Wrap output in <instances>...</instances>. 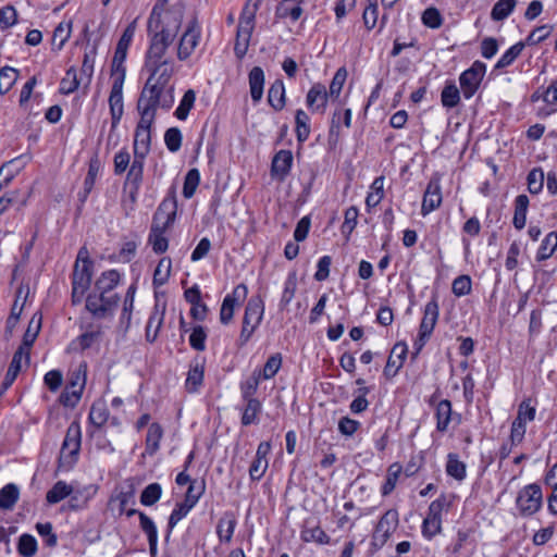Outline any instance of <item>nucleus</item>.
Listing matches in <instances>:
<instances>
[{
    "mask_svg": "<svg viewBox=\"0 0 557 557\" xmlns=\"http://www.w3.org/2000/svg\"><path fill=\"white\" fill-rule=\"evenodd\" d=\"M264 306L260 298L252 297L248 300L243 318V326L238 338V346L243 347L252 336L262 321Z\"/></svg>",
    "mask_w": 557,
    "mask_h": 557,
    "instance_id": "nucleus-4",
    "label": "nucleus"
},
{
    "mask_svg": "<svg viewBox=\"0 0 557 557\" xmlns=\"http://www.w3.org/2000/svg\"><path fill=\"white\" fill-rule=\"evenodd\" d=\"M247 401L244 409L242 423L243 425H250L256 422L259 412L261 411V404L258 399H245Z\"/></svg>",
    "mask_w": 557,
    "mask_h": 557,
    "instance_id": "nucleus-49",
    "label": "nucleus"
},
{
    "mask_svg": "<svg viewBox=\"0 0 557 557\" xmlns=\"http://www.w3.org/2000/svg\"><path fill=\"white\" fill-rule=\"evenodd\" d=\"M441 203L442 193L440 177L437 175H434L431 177L423 195V201L421 207L422 214L425 215L430 213L431 211L438 208Z\"/></svg>",
    "mask_w": 557,
    "mask_h": 557,
    "instance_id": "nucleus-13",
    "label": "nucleus"
},
{
    "mask_svg": "<svg viewBox=\"0 0 557 557\" xmlns=\"http://www.w3.org/2000/svg\"><path fill=\"white\" fill-rule=\"evenodd\" d=\"M79 86L76 70L71 67L66 71L65 76L60 82V91L64 95L74 92Z\"/></svg>",
    "mask_w": 557,
    "mask_h": 557,
    "instance_id": "nucleus-52",
    "label": "nucleus"
},
{
    "mask_svg": "<svg viewBox=\"0 0 557 557\" xmlns=\"http://www.w3.org/2000/svg\"><path fill=\"white\" fill-rule=\"evenodd\" d=\"M441 101L445 108H454L460 101V92L454 83H448L442 90Z\"/></svg>",
    "mask_w": 557,
    "mask_h": 557,
    "instance_id": "nucleus-41",
    "label": "nucleus"
},
{
    "mask_svg": "<svg viewBox=\"0 0 557 557\" xmlns=\"http://www.w3.org/2000/svg\"><path fill=\"white\" fill-rule=\"evenodd\" d=\"M182 20L181 11L163 10L158 4L153 7L147 25L151 39L146 54V66L165 62L166 59L163 57L176 37Z\"/></svg>",
    "mask_w": 557,
    "mask_h": 557,
    "instance_id": "nucleus-1",
    "label": "nucleus"
},
{
    "mask_svg": "<svg viewBox=\"0 0 557 557\" xmlns=\"http://www.w3.org/2000/svg\"><path fill=\"white\" fill-rule=\"evenodd\" d=\"M71 27L72 23H60L52 36V46L55 47L58 50H61L64 46V44L67 41L71 35Z\"/></svg>",
    "mask_w": 557,
    "mask_h": 557,
    "instance_id": "nucleus-47",
    "label": "nucleus"
},
{
    "mask_svg": "<svg viewBox=\"0 0 557 557\" xmlns=\"http://www.w3.org/2000/svg\"><path fill=\"white\" fill-rule=\"evenodd\" d=\"M190 504L183 502L175 506L169 518V529L172 530L193 508Z\"/></svg>",
    "mask_w": 557,
    "mask_h": 557,
    "instance_id": "nucleus-63",
    "label": "nucleus"
},
{
    "mask_svg": "<svg viewBox=\"0 0 557 557\" xmlns=\"http://www.w3.org/2000/svg\"><path fill=\"white\" fill-rule=\"evenodd\" d=\"M200 182V175L197 169H191L187 172L183 186V195L185 198H191Z\"/></svg>",
    "mask_w": 557,
    "mask_h": 557,
    "instance_id": "nucleus-54",
    "label": "nucleus"
},
{
    "mask_svg": "<svg viewBox=\"0 0 557 557\" xmlns=\"http://www.w3.org/2000/svg\"><path fill=\"white\" fill-rule=\"evenodd\" d=\"M517 4L516 0H498L491 12V17L494 21H503L507 18L513 11Z\"/></svg>",
    "mask_w": 557,
    "mask_h": 557,
    "instance_id": "nucleus-37",
    "label": "nucleus"
},
{
    "mask_svg": "<svg viewBox=\"0 0 557 557\" xmlns=\"http://www.w3.org/2000/svg\"><path fill=\"white\" fill-rule=\"evenodd\" d=\"M163 435V430L159 423H151L146 436V449L152 455L159 449V444Z\"/></svg>",
    "mask_w": 557,
    "mask_h": 557,
    "instance_id": "nucleus-34",
    "label": "nucleus"
},
{
    "mask_svg": "<svg viewBox=\"0 0 557 557\" xmlns=\"http://www.w3.org/2000/svg\"><path fill=\"white\" fill-rule=\"evenodd\" d=\"M398 512L395 509L387 510L379 520L372 535V545L381 548L385 545L389 536L397 529Z\"/></svg>",
    "mask_w": 557,
    "mask_h": 557,
    "instance_id": "nucleus-9",
    "label": "nucleus"
},
{
    "mask_svg": "<svg viewBox=\"0 0 557 557\" xmlns=\"http://www.w3.org/2000/svg\"><path fill=\"white\" fill-rule=\"evenodd\" d=\"M384 176H377L371 184V193L367 196L366 205L369 208L376 207L384 197Z\"/></svg>",
    "mask_w": 557,
    "mask_h": 557,
    "instance_id": "nucleus-38",
    "label": "nucleus"
},
{
    "mask_svg": "<svg viewBox=\"0 0 557 557\" xmlns=\"http://www.w3.org/2000/svg\"><path fill=\"white\" fill-rule=\"evenodd\" d=\"M154 119L140 115L134 136V156L146 158L150 150L151 132L150 128Z\"/></svg>",
    "mask_w": 557,
    "mask_h": 557,
    "instance_id": "nucleus-10",
    "label": "nucleus"
},
{
    "mask_svg": "<svg viewBox=\"0 0 557 557\" xmlns=\"http://www.w3.org/2000/svg\"><path fill=\"white\" fill-rule=\"evenodd\" d=\"M304 0H282L275 10V16L277 18L289 17L293 22L300 18L302 9L300 4Z\"/></svg>",
    "mask_w": 557,
    "mask_h": 557,
    "instance_id": "nucleus-22",
    "label": "nucleus"
},
{
    "mask_svg": "<svg viewBox=\"0 0 557 557\" xmlns=\"http://www.w3.org/2000/svg\"><path fill=\"white\" fill-rule=\"evenodd\" d=\"M523 48L524 44L521 41L511 46L497 61L495 69H504L509 66L520 55Z\"/></svg>",
    "mask_w": 557,
    "mask_h": 557,
    "instance_id": "nucleus-51",
    "label": "nucleus"
},
{
    "mask_svg": "<svg viewBox=\"0 0 557 557\" xmlns=\"http://www.w3.org/2000/svg\"><path fill=\"white\" fill-rule=\"evenodd\" d=\"M523 405H520L518 417L513 420L510 432L511 446L520 444L525 434V422L522 420Z\"/></svg>",
    "mask_w": 557,
    "mask_h": 557,
    "instance_id": "nucleus-36",
    "label": "nucleus"
},
{
    "mask_svg": "<svg viewBox=\"0 0 557 557\" xmlns=\"http://www.w3.org/2000/svg\"><path fill=\"white\" fill-rule=\"evenodd\" d=\"M557 249V232L553 231L548 233L545 238L543 239L537 255L536 260L537 261H544L553 256L555 250Z\"/></svg>",
    "mask_w": 557,
    "mask_h": 557,
    "instance_id": "nucleus-33",
    "label": "nucleus"
},
{
    "mask_svg": "<svg viewBox=\"0 0 557 557\" xmlns=\"http://www.w3.org/2000/svg\"><path fill=\"white\" fill-rule=\"evenodd\" d=\"M73 493L72 485L67 484L64 481H58L46 495V500L48 504H58L64 498L69 497Z\"/></svg>",
    "mask_w": 557,
    "mask_h": 557,
    "instance_id": "nucleus-28",
    "label": "nucleus"
},
{
    "mask_svg": "<svg viewBox=\"0 0 557 557\" xmlns=\"http://www.w3.org/2000/svg\"><path fill=\"white\" fill-rule=\"evenodd\" d=\"M84 386L85 376H82L79 372L73 373L60 396V403L65 407H75L81 399Z\"/></svg>",
    "mask_w": 557,
    "mask_h": 557,
    "instance_id": "nucleus-12",
    "label": "nucleus"
},
{
    "mask_svg": "<svg viewBox=\"0 0 557 557\" xmlns=\"http://www.w3.org/2000/svg\"><path fill=\"white\" fill-rule=\"evenodd\" d=\"M91 277L92 262L84 261V264H78V262H75L72 275V285L75 286L76 294L87 292L91 284Z\"/></svg>",
    "mask_w": 557,
    "mask_h": 557,
    "instance_id": "nucleus-16",
    "label": "nucleus"
},
{
    "mask_svg": "<svg viewBox=\"0 0 557 557\" xmlns=\"http://www.w3.org/2000/svg\"><path fill=\"white\" fill-rule=\"evenodd\" d=\"M301 539L305 542H314L321 545L329 544L330 542V536L319 525L306 527L301 531Z\"/></svg>",
    "mask_w": 557,
    "mask_h": 557,
    "instance_id": "nucleus-43",
    "label": "nucleus"
},
{
    "mask_svg": "<svg viewBox=\"0 0 557 557\" xmlns=\"http://www.w3.org/2000/svg\"><path fill=\"white\" fill-rule=\"evenodd\" d=\"M195 100H196L195 91L193 89H188L184 94L178 107L176 108V110L174 112L175 116L181 121L186 120L189 114V111L194 107Z\"/></svg>",
    "mask_w": 557,
    "mask_h": 557,
    "instance_id": "nucleus-42",
    "label": "nucleus"
},
{
    "mask_svg": "<svg viewBox=\"0 0 557 557\" xmlns=\"http://www.w3.org/2000/svg\"><path fill=\"white\" fill-rule=\"evenodd\" d=\"M261 374L260 372H253L252 375L242 384V394L244 399H255L253 395L256 394L259 383H260Z\"/></svg>",
    "mask_w": 557,
    "mask_h": 557,
    "instance_id": "nucleus-61",
    "label": "nucleus"
},
{
    "mask_svg": "<svg viewBox=\"0 0 557 557\" xmlns=\"http://www.w3.org/2000/svg\"><path fill=\"white\" fill-rule=\"evenodd\" d=\"M176 215V201L164 199L153 218V224L149 234V243L152 245V249L156 253H163L166 251L169 242L163 236V233L168 226H170Z\"/></svg>",
    "mask_w": 557,
    "mask_h": 557,
    "instance_id": "nucleus-3",
    "label": "nucleus"
},
{
    "mask_svg": "<svg viewBox=\"0 0 557 557\" xmlns=\"http://www.w3.org/2000/svg\"><path fill=\"white\" fill-rule=\"evenodd\" d=\"M146 69L150 72L148 79H152L158 86L162 87H174L169 85V82L174 74V64L172 60H165V62L147 65Z\"/></svg>",
    "mask_w": 557,
    "mask_h": 557,
    "instance_id": "nucleus-14",
    "label": "nucleus"
},
{
    "mask_svg": "<svg viewBox=\"0 0 557 557\" xmlns=\"http://www.w3.org/2000/svg\"><path fill=\"white\" fill-rule=\"evenodd\" d=\"M119 295H106L96 290H92L86 297V310L95 319H107L113 317L114 311L119 305Z\"/></svg>",
    "mask_w": 557,
    "mask_h": 557,
    "instance_id": "nucleus-5",
    "label": "nucleus"
},
{
    "mask_svg": "<svg viewBox=\"0 0 557 557\" xmlns=\"http://www.w3.org/2000/svg\"><path fill=\"white\" fill-rule=\"evenodd\" d=\"M236 523L233 512H225L220 518L216 525V534L221 542L230 543L232 541Z\"/></svg>",
    "mask_w": 557,
    "mask_h": 557,
    "instance_id": "nucleus-24",
    "label": "nucleus"
},
{
    "mask_svg": "<svg viewBox=\"0 0 557 557\" xmlns=\"http://www.w3.org/2000/svg\"><path fill=\"white\" fill-rule=\"evenodd\" d=\"M542 490L537 484L524 486L518 494L516 504L522 516H532L537 512L542 506Z\"/></svg>",
    "mask_w": 557,
    "mask_h": 557,
    "instance_id": "nucleus-7",
    "label": "nucleus"
},
{
    "mask_svg": "<svg viewBox=\"0 0 557 557\" xmlns=\"http://www.w3.org/2000/svg\"><path fill=\"white\" fill-rule=\"evenodd\" d=\"M20 498V490L16 484L9 483L0 490V509L11 510Z\"/></svg>",
    "mask_w": 557,
    "mask_h": 557,
    "instance_id": "nucleus-27",
    "label": "nucleus"
},
{
    "mask_svg": "<svg viewBox=\"0 0 557 557\" xmlns=\"http://www.w3.org/2000/svg\"><path fill=\"white\" fill-rule=\"evenodd\" d=\"M268 102L275 110L280 111L285 106V87L281 79H276L268 92Z\"/></svg>",
    "mask_w": 557,
    "mask_h": 557,
    "instance_id": "nucleus-26",
    "label": "nucleus"
},
{
    "mask_svg": "<svg viewBox=\"0 0 557 557\" xmlns=\"http://www.w3.org/2000/svg\"><path fill=\"white\" fill-rule=\"evenodd\" d=\"M529 198L527 195H519L515 200V214L512 223L516 228L522 230L525 226Z\"/></svg>",
    "mask_w": 557,
    "mask_h": 557,
    "instance_id": "nucleus-29",
    "label": "nucleus"
},
{
    "mask_svg": "<svg viewBox=\"0 0 557 557\" xmlns=\"http://www.w3.org/2000/svg\"><path fill=\"white\" fill-rule=\"evenodd\" d=\"M81 436L79 424L71 423L60 450L59 462L61 468L70 469L76 462L81 449Z\"/></svg>",
    "mask_w": 557,
    "mask_h": 557,
    "instance_id": "nucleus-6",
    "label": "nucleus"
},
{
    "mask_svg": "<svg viewBox=\"0 0 557 557\" xmlns=\"http://www.w3.org/2000/svg\"><path fill=\"white\" fill-rule=\"evenodd\" d=\"M171 268H172V261L170 258H162L153 273V285L156 286H162L164 285L171 274Z\"/></svg>",
    "mask_w": 557,
    "mask_h": 557,
    "instance_id": "nucleus-39",
    "label": "nucleus"
},
{
    "mask_svg": "<svg viewBox=\"0 0 557 557\" xmlns=\"http://www.w3.org/2000/svg\"><path fill=\"white\" fill-rule=\"evenodd\" d=\"M17 552L22 557H33L37 553V541L30 534H22L17 543Z\"/></svg>",
    "mask_w": 557,
    "mask_h": 557,
    "instance_id": "nucleus-45",
    "label": "nucleus"
},
{
    "mask_svg": "<svg viewBox=\"0 0 557 557\" xmlns=\"http://www.w3.org/2000/svg\"><path fill=\"white\" fill-rule=\"evenodd\" d=\"M407 352H408V347H407L406 343L399 342L394 345V347L392 348L391 355L387 359L386 366L384 368L385 376L393 377L397 374V372L404 364Z\"/></svg>",
    "mask_w": 557,
    "mask_h": 557,
    "instance_id": "nucleus-17",
    "label": "nucleus"
},
{
    "mask_svg": "<svg viewBox=\"0 0 557 557\" xmlns=\"http://www.w3.org/2000/svg\"><path fill=\"white\" fill-rule=\"evenodd\" d=\"M436 430L438 432H446L451 420V403L448 399H443L437 403L435 408Z\"/></svg>",
    "mask_w": 557,
    "mask_h": 557,
    "instance_id": "nucleus-25",
    "label": "nucleus"
},
{
    "mask_svg": "<svg viewBox=\"0 0 557 557\" xmlns=\"http://www.w3.org/2000/svg\"><path fill=\"white\" fill-rule=\"evenodd\" d=\"M449 506L450 503L448 502L447 497L445 495H441L430 504L426 517L442 519V512L444 510L447 511Z\"/></svg>",
    "mask_w": 557,
    "mask_h": 557,
    "instance_id": "nucleus-60",
    "label": "nucleus"
},
{
    "mask_svg": "<svg viewBox=\"0 0 557 557\" xmlns=\"http://www.w3.org/2000/svg\"><path fill=\"white\" fill-rule=\"evenodd\" d=\"M264 72L260 66H255L249 73V88L253 102H259L263 96Z\"/></svg>",
    "mask_w": 557,
    "mask_h": 557,
    "instance_id": "nucleus-23",
    "label": "nucleus"
},
{
    "mask_svg": "<svg viewBox=\"0 0 557 557\" xmlns=\"http://www.w3.org/2000/svg\"><path fill=\"white\" fill-rule=\"evenodd\" d=\"M120 282V273L116 270L103 272L96 281L94 290L106 295H117L114 288Z\"/></svg>",
    "mask_w": 557,
    "mask_h": 557,
    "instance_id": "nucleus-21",
    "label": "nucleus"
},
{
    "mask_svg": "<svg viewBox=\"0 0 557 557\" xmlns=\"http://www.w3.org/2000/svg\"><path fill=\"white\" fill-rule=\"evenodd\" d=\"M329 99V94L324 85L314 84L307 94V106L314 112H324Z\"/></svg>",
    "mask_w": 557,
    "mask_h": 557,
    "instance_id": "nucleus-19",
    "label": "nucleus"
},
{
    "mask_svg": "<svg viewBox=\"0 0 557 557\" xmlns=\"http://www.w3.org/2000/svg\"><path fill=\"white\" fill-rule=\"evenodd\" d=\"M200 27L196 18H193L180 39L177 47V58L181 61L188 59L200 40Z\"/></svg>",
    "mask_w": 557,
    "mask_h": 557,
    "instance_id": "nucleus-11",
    "label": "nucleus"
},
{
    "mask_svg": "<svg viewBox=\"0 0 557 557\" xmlns=\"http://www.w3.org/2000/svg\"><path fill=\"white\" fill-rule=\"evenodd\" d=\"M123 87H119L117 85H112L110 97H109V106L110 113L112 119V129H114L121 121L123 115Z\"/></svg>",
    "mask_w": 557,
    "mask_h": 557,
    "instance_id": "nucleus-20",
    "label": "nucleus"
},
{
    "mask_svg": "<svg viewBox=\"0 0 557 557\" xmlns=\"http://www.w3.org/2000/svg\"><path fill=\"white\" fill-rule=\"evenodd\" d=\"M109 419V410L103 400H97L91 405L89 421L96 428H101Z\"/></svg>",
    "mask_w": 557,
    "mask_h": 557,
    "instance_id": "nucleus-31",
    "label": "nucleus"
},
{
    "mask_svg": "<svg viewBox=\"0 0 557 557\" xmlns=\"http://www.w3.org/2000/svg\"><path fill=\"white\" fill-rule=\"evenodd\" d=\"M442 531V519L425 517L422 523V534L428 540L433 539Z\"/></svg>",
    "mask_w": 557,
    "mask_h": 557,
    "instance_id": "nucleus-59",
    "label": "nucleus"
},
{
    "mask_svg": "<svg viewBox=\"0 0 557 557\" xmlns=\"http://www.w3.org/2000/svg\"><path fill=\"white\" fill-rule=\"evenodd\" d=\"M293 165V153L290 150H280L275 153L271 164V175L280 182H284Z\"/></svg>",
    "mask_w": 557,
    "mask_h": 557,
    "instance_id": "nucleus-15",
    "label": "nucleus"
},
{
    "mask_svg": "<svg viewBox=\"0 0 557 557\" xmlns=\"http://www.w3.org/2000/svg\"><path fill=\"white\" fill-rule=\"evenodd\" d=\"M528 189L531 194H539L544 185V172L541 168L531 170L527 177Z\"/></svg>",
    "mask_w": 557,
    "mask_h": 557,
    "instance_id": "nucleus-53",
    "label": "nucleus"
},
{
    "mask_svg": "<svg viewBox=\"0 0 557 557\" xmlns=\"http://www.w3.org/2000/svg\"><path fill=\"white\" fill-rule=\"evenodd\" d=\"M162 495V487L159 483H151L147 485L140 495V503L144 506L154 505Z\"/></svg>",
    "mask_w": 557,
    "mask_h": 557,
    "instance_id": "nucleus-46",
    "label": "nucleus"
},
{
    "mask_svg": "<svg viewBox=\"0 0 557 557\" xmlns=\"http://www.w3.org/2000/svg\"><path fill=\"white\" fill-rule=\"evenodd\" d=\"M203 381V366L196 363L194 367H190L187 379H186V388L188 392L194 393L198 389V387L202 384Z\"/></svg>",
    "mask_w": 557,
    "mask_h": 557,
    "instance_id": "nucleus-44",
    "label": "nucleus"
},
{
    "mask_svg": "<svg viewBox=\"0 0 557 557\" xmlns=\"http://www.w3.org/2000/svg\"><path fill=\"white\" fill-rule=\"evenodd\" d=\"M486 73V65L481 61H475L473 64L461 73L459 77L462 95L466 99H470L479 89L481 82Z\"/></svg>",
    "mask_w": 557,
    "mask_h": 557,
    "instance_id": "nucleus-8",
    "label": "nucleus"
},
{
    "mask_svg": "<svg viewBox=\"0 0 557 557\" xmlns=\"http://www.w3.org/2000/svg\"><path fill=\"white\" fill-rule=\"evenodd\" d=\"M438 313V304L436 298L433 297V299L430 300L424 307L423 318L419 327V333H421L422 336H431L437 322Z\"/></svg>",
    "mask_w": 557,
    "mask_h": 557,
    "instance_id": "nucleus-18",
    "label": "nucleus"
},
{
    "mask_svg": "<svg viewBox=\"0 0 557 557\" xmlns=\"http://www.w3.org/2000/svg\"><path fill=\"white\" fill-rule=\"evenodd\" d=\"M174 103V87L158 86L147 79L137 101L140 115L156 119L157 109L170 110Z\"/></svg>",
    "mask_w": 557,
    "mask_h": 557,
    "instance_id": "nucleus-2",
    "label": "nucleus"
},
{
    "mask_svg": "<svg viewBox=\"0 0 557 557\" xmlns=\"http://www.w3.org/2000/svg\"><path fill=\"white\" fill-rule=\"evenodd\" d=\"M183 136L177 127H170L164 134V143L171 152H176L181 149Z\"/></svg>",
    "mask_w": 557,
    "mask_h": 557,
    "instance_id": "nucleus-56",
    "label": "nucleus"
},
{
    "mask_svg": "<svg viewBox=\"0 0 557 557\" xmlns=\"http://www.w3.org/2000/svg\"><path fill=\"white\" fill-rule=\"evenodd\" d=\"M401 466L398 463H393L388 467L387 476L384 485L382 486V495L386 496L393 492L395 488L398 478L401 473Z\"/></svg>",
    "mask_w": 557,
    "mask_h": 557,
    "instance_id": "nucleus-50",
    "label": "nucleus"
},
{
    "mask_svg": "<svg viewBox=\"0 0 557 557\" xmlns=\"http://www.w3.org/2000/svg\"><path fill=\"white\" fill-rule=\"evenodd\" d=\"M422 23L430 28H438L443 24V18L436 8H428L422 13Z\"/></svg>",
    "mask_w": 557,
    "mask_h": 557,
    "instance_id": "nucleus-62",
    "label": "nucleus"
},
{
    "mask_svg": "<svg viewBox=\"0 0 557 557\" xmlns=\"http://www.w3.org/2000/svg\"><path fill=\"white\" fill-rule=\"evenodd\" d=\"M206 338L207 333L205 327L197 325L193 329V332L189 336V345L197 351H203L206 349Z\"/></svg>",
    "mask_w": 557,
    "mask_h": 557,
    "instance_id": "nucleus-58",
    "label": "nucleus"
},
{
    "mask_svg": "<svg viewBox=\"0 0 557 557\" xmlns=\"http://www.w3.org/2000/svg\"><path fill=\"white\" fill-rule=\"evenodd\" d=\"M281 366H282V356H281V354L272 355L267 360V362H265V364L263 367L262 373H260L261 377L263 380H269V379L273 377L278 372Z\"/></svg>",
    "mask_w": 557,
    "mask_h": 557,
    "instance_id": "nucleus-57",
    "label": "nucleus"
},
{
    "mask_svg": "<svg viewBox=\"0 0 557 557\" xmlns=\"http://www.w3.org/2000/svg\"><path fill=\"white\" fill-rule=\"evenodd\" d=\"M17 78V70L10 66H4L0 69V94L4 95L9 92V90L13 87Z\"/></svg>",
    "mask_w": 557,
    "mask_h": 557,
    "instance_id": "nucleus-40",
    "label": "nucleus"
},
{
    "mask_svg": "<svg viewBox=\"0 0 557 557\" xmlns=\"http://www.w3.org/2000/svg\"><path fill=\"white\" fill-rule=\"evenodd\" d=\"M296 288H297L296 276H295V274H290V275H288V277L285 282L284 290H283V294H282V297L280 300L281 309H285L290 304V301L293 300V298L295 296Z\"/></svg>",
    "mask_w": 557,
    "mask_h": 557,
    "instance_id": "nucleus-55",
    "label": "nucleus"
},
{
    "mask_svg": "<svg viewBox=\"0 0 557 557\" xmlns=\"http://www.w3.org/2000/svg\"><path fill=\"white\" fill-rule=\"evenodd\" d=\"M100 169H101V162H100L98 156L95 154L89 161L88 172H87V175L84 181V198H83V200H85L87 195L91 191V189L95 185L96 178L100 172Z\"/></svg>",
    "mask_w": 557,
    "mask_h": 557,
    "instance_id": "nucleus-32",
    "label": "nucleus"
},
{
    "mask_svg": "<svg viewBox=\"0 0 557 557\" xmlns=\"http://www.w3.org/2000/svg\"><path fill=\"white\" fill-rule=\"evenodd\" d=\"M446 472L456 480H462L466 476V466L458 459L457 455L449 454Z\"/></svg>",
    "mask_w": 557,
    "mask_h": 557,
    "instance_id": "nucleus-48",
    "label": "nucleus"
},
{
    "mask_svg": "<svg viewBox=\"0 0 557 557\" xmlns=\"http://www.w3.org/2000/svg\"><path fill=\"white\" fill-rule=\"evenodd\" d=\"M146 158H139L134 156L133 162L129 165L128 173L126 175L125 185L140 186L144 177V164Z\"/></svg>",
    "mask_w": 557,
    "mask_h": 557,
    "instance_id": "nucleus-30",
    "label": "nucleus"
},
{
    "mask_svg": "<svg viewBox=\"0 0 557 557\" xmlns=\"http://www.w3.org/2000/svg\"><path fill=\"white\" fill-rule=\"evenodd\" d=\"M453 293L457 297L466 296L471 292V278L468 275L456 277L451 285Z\"/></svg>",
    "mask_w": 557,
    "mask_h": 557,
    "instance_id": "nucleus-64",
    "label": "nucleus"
},
{
    "mask_svg": "<svg viewBox=\"0 0 557 557\" xmlns=\"http://www.w3.org/2000/svg\"><path fill=\"white\" fill-rule=\"evenodd\" d=\"M296 137L299 143H304L310 135L309 116L302 110L298 109L295 114Z\"/></svg>",
    "mask_w": 557,
    "mask_h": 557,
    "instance_id": "nucleus-35",
    "label": "nucleus"
}]
</instances>
